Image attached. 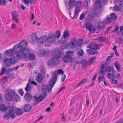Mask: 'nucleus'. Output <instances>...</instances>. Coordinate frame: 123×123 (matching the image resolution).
<instances>
[{"label":"nucleus","mask_w":123,"mask_h":123,"mask_svg":"<svg viewBox=\"0 0 123 123\" xmlns=\"http://www.w3.org/2000/svg\"><path fill=\"white\" fill-rule=\"evenodd\" d=\"M27 45V42L25 40H23L20 42V44L14 46V49L16 52H18L17 56L19 59L21 58H26L30 53V50L27 48H25Z\"/></svg>","instance_id":"nucleus-1"},{"label":"nucleus","mask_w":123,"mask_h":123,"mask_svg":"<svg viewBox=\"0 0 123 123\" xmlns=\"http://www.w3.org/2000/svg\"><path fill=\"white\" fill-rule=\"evenodd\" d=\"M53 76H52V78L49 82V84L46 85L45 86V88L47 90L49 91V93H50L51 92V90L55 84L57 80V74L56 73L53 74Z\"/></svg>","instance_id":"nucleus-2"},{"label":"nucleus","mask_w":123,"mask_h":123,"mask_svg":"<svg viewBox=\"0 0 123 123\" xmlns=\"http://www.w3.org/2000/svg\"><path fill=\"white\" fill-rule=\"evenodd\" d=\"M14 108L13 107H11L8 110V113L6 112L4 116V119H9L10 117L12 119H14L15 116V114L14 111Z\"/></svg>","instance_id":"nucleus-3"},{"label":"nucleus","mask_w":123,"mask_h":123,"mask_svg":"<svg viewBox=\"0 0 123 123\" xmlns=\"http://www.w3.org/2000/svg\"><path fill=\"white\" fill-rule=\"evenodd\" d=\"M73 53V51H70L67 52L66 55L63 57V61L66 63L71 62L72 59V56Z\"/></svg>","instance_id":"nucleus-4"},{"label":"nucleus","mask_w":123,"mask_h":123,"mask_svg":"<svg viewBox=\"0 0 123 123\" xmlns=\"http://www.w3.org/2000/svg\"><path fill=\"white\" fill-rule=\"evenodd\" d=\"M42 92H40L41 94L39 96V99L35 96L33 97V101L34 102H38L42 101L45 98L47 97V95L45 92H43V91H41Z\"/></svg>","instance_id":"nucleus-5"},{"label":"nucleus","mask_w":123,"mask_h":123,"mask_svg":"<svg viewBox=\"0 0 123 123\" xmlns=\"http://www.w3.org/2000/svg\"><path fill=\"white\" fill-rule=\"evenodd\" d=\"M13 53H14L16 55V58L18 59H22V58H18L17 55L18 53V52H16L15 51V50L14 49V47L12 49H9L8 50H6L5 51V53L6 55L8 57H10L13 55Z\"/></svg>","instance_id":"nucleus-6"},{"label":"nucleus","mask_w":123,"mask_h":123,"mask_svg":"<svg viewBox=\"0 0 123 123\" xmlns=\"http://www.w3.org/2000/svg\"><path fill=\"white\" fill-rule=\"evenodd\" d=\"M7 93L5 95V98L7 101H10L13 99V95L14 93V91L10 89H7Z\"/></svg>","instance_id":"nucleus-7"},{"label":"nucleus","mask_w":123,"mask_h":123,"mask_svg":"<svg viewBox=\"0 0 123 123\" xmlns=\"http://www.w3.org/2000/svg\"><path fill=\"white\" fill-rule=\"evenodd\" d=\"M105 0H96L95 3L94 8L96 9H99L101 6V3L104 2ZM117 2H122L123 0H115Z\"/></svg>","instance_id":"nucleus-8"},{"label":"nucleus","mask_w":123,"mask_h":123,"mask_svg":"<svg viewBox=\"0 0 123 123\" xmlns=\"http://www.w3.org/2000/svg\"><path fill=\"white\" fill-rule=\"evenodd\" d=\"M111 70V68L110 66H106L105 64H103L101 66V69L100 73L103 75H105V74L104 71L105 70L106 72H110Z\"/></svg>","instance_id":"nucleus-9"},{"label":"nucleus","mask_w":123,"mask_h":123,"mask_svg":"<svg viewBox=\"0 0 123 123\" xmlns=\"http://www.w3.org/2000/svg\"><path fill=\"white\" fill-rule=\"evenodd\" d=\"M56 40L55 35L53 33H50L48 35L47 39L48 42L50 43H52L55 41Z\"/></svg>","instance_id":"nucleus-10"},{"label":"nucleus","mask_w":123,"mask_h":123,"mask_svg":"<svg viewBox=\"0 0 123 123\" xmlns=\"http://www.w3.org/2000/svg\"><path fill=\"white\" fill-rule=\"evenodd\" d=\"M60 62V61L58 58L54 57L50 61H49L48 62V65H57Z\"/></svg>","instance_id":"nucleus-11"},{"label":"nucleus","mask_w":123,"mask_h":123,"mask_svg":"<svg viewBox=\"0 0 123 123\" xmlns=\"http://www.w3.org/2000/svg\"><path fill=\"white\" fill-rule=\"evenodd\" d=\"M85 25L86 28L89 31L90 33H93L95 32L94 29L92 27V25L90 22H88Z\"/></svg>","instance_id":"nucleus-12"},{"label":"nucleus","mask_w":123,"mask_h":123,"mask_svg":"<svg viewBox=\"0 0 123 123\" xmlns=\"http://www.w3.org/2000/svg\"><path fill=\"white\" fill-rule=\"evenodd\" d=\"M87 48H92L93 49V50H94V49L98 50L99 49V47L98 44L92 43L87 45Z\"/></svg>","instance_id":"nucleus-13"},{"label":"nucleus","mask_w":123,"mask_h":123,"mask_svg":"<svg viewBox=\"0 0 123 123\" xmlns=\"http://www.w3.org/2000/svg\"><path fill=\"white\" fill-rule=\"evenodd\" d=\"M97 26L98 29L102 30L105 27V25L104 21H100L97 23Z\"/></svg>","instance_id":"nucleus-14"},{"label":"nucleus","mask_w":123,"mask_h":123,"mask_svg":"<svg viewBox=\"0 0 123 123\" xmlns=\"http://www.w3.org/2000/svg\"><path fill=\"white\" fill-rule=\"evenodd\" d=\"M32 98L31 95L29 93H26L24 97V99L27 101L29 102L30 101Z\"/></svg>","instance_id":"nucleus-15"},{"label":"nucleus","mask_w":123,"mask_h":123,"mask_svg":"<svg viewBox=\"0 0 123 123\" xmlns=\"http://www.w3.org/2000/svg\"><path fill=\"white\" fill-rule=\"evenodd\" d=\"M47 39V37L45 36L39 38L37 39L38 42L40 43L43 44L45 43Z\"/></svg>","instance_id":"nucleus-16"},{"label":"nucleus","mask_w":123,"mask_h":123,"mask_svg":"<svg viewBox=\"0 0 123 123\" xmlns=\"http://www.w3.org/2000/svg\"><path fill=\"white\" fill-rule=\"evenodd\" d=\"M72 42H70L69 44L68 45V46L74 49L75 46L76 39L75 38H72L71 40Z\"/></svg>","instance_id":"nucleus-17"},{"label":"nucleus","mask_w":123,"mask_h":123,"mask_svg":"<svg viewBox=\"0 0 123 123\" xmlns=\"http://www.w3.org/2000/svg\"><path fill=\"white\" fill-rule=\"evenodd\" d=\"M11 13L12 15L13 16L12 18V20L14 21V20H15L16 22L17 23H18L19 21L18 19V14L15 12H14L13 13L12 12Z\"/></svg>","instance_id":"nucleus-18"},{"label":"nucleus","mask_w":123,"mask_h":123,"mask_svg":"<svg viewBox=\"0 0 123 123\" xmlns=\"http://www.w3.org/2000/svg\"><path fill=\"white\" fill-rule=\"evenodd\" d=\"M31 106L29 104H27L25 105L24 106L23 110L26 112H28L31 109Z\"/></svg>","instance_id":"nucleus-19"},{"label":"nucleus","mask_w":123,"mask_h":123,"mask_svg":"<svg viewBox=\"0 0 123 123\" xmlns=\"http://www.w3.org/2000/svg\"><path fill=\"white\" fill-rule=\"evenodd\" d=\"M96 49H94L93 50V49L90 48V49L86 50V51L87 53L91 55H94L98 53V51H96Z\"/></svg>","instance_id":"nucleus-20"},{"label":"nucleus","mask_w":123,"mask_h":123,"mask_svg":"<svg viewBox=\"0 0 123 123\" xmlns=\"http://www.w3.org/2000/svg\"><path fill=\"white\" fill-rule=\"evenodd\" d=\"M10 58L6 59L4 61V63L6 67H10L11 64V60Z\"/></svg>","instance_id":"nucleus-21"},{"label":"nucleus","mask_w":123,"mask_h":123,"mask_svg":"<svg viewBox=\"0 0 123 123\" xmlns=\"http://www.w3.org/2000/svg\"><path fill=\"white\" fill-rule=\"evenodd\" d=\"M80 8L76 7L74 11V14L73 17L71 16L72 19H74L79 14V12L80 11Z\"/></svg>","instance_id":"nucleus-22"},{"label":"nucleus","mask_w":123,"mask_h":123,"mask_svg":"<svg viewBox=\"0 0 123 123\" xmlns=\"http://www.w3.org/2000/svg\"><path fill=\"white\" fill-rule=\"evenodd\" d=\"M8 107L6 105L4 104H2L0 105V109L3 112H5L7 111Z\"/></svg>","instance_id":"nucleus-23"},{"label":"nucleus","mask_w":123,"mask_h":123,"mask_svg":"<svg viewBox=\"0 0 123 123\" xmlns=\"http://www.w3.org/2000/svg\"><path fill=\"white\" fill-rule=\"evenodd\" d=\"M62 55V52L59 51H55L54 53V56L55 57L59 58H60Z\"/></svg>","instance_id":"nucleus-24"},{"label":"nucleus","mask_w":123,"mask_h":123,"mask_svg":"<svg viewBox=\"0 0 123 123\" xmlns=\"http://www.w3.org/2000/svg\"><path fill=\"white\" fill-rule=\"evenodd\" d=\"M28 57H29V59L31 60H34L36 59V56L35 55L32 53L29 54L28 57L26 59L28 58Z\"/></svg>","instance_id":"nucleus-25"},{"label":"nucleus","mask_w":123,"mask_h":123,"mask_svg":"<svg viewBox=\"0 0 123 123\" xmlns=\"http://www.w3.org/2000/svg\"><path fill=\"white\" fill-rule=\"evenodd\" d=\"M43 77L42 75L41 74H39L37 76L36 80L37 82L38 83H41L42 81Z\"/></svg>","instance_id":"nucleus-26"},{"label":"nucleus","mask_w":123,"mask_h":123,"mask_svg":"<svg viewBox=\"0 0 123 123\" xmlns=\"http://www.w3.org/2000/svg\"><path fill=\"white\" fill-rule=\"evenodd\" d=\"M15 112L17 115L20 116L23 114V112L21 109L18 108L15 110Z\"/></svg>","instance_id":"nucleus-27"},{"label":"nucleus","mask_w":123,"mask_h":123,"mask_svg":"<svg viewBox=\"0 0 123 123\" xmlns=\"http://www.w3.org/2000/svg\"><path fill=\"white\" fill-rule=\"evenodd\" d=\"M46 54L45 51L43 49H41L38 51V54L40 57L44 56Z\"/></svg>","instance_id":"nucleus-28"},{"label":"nucleus","mask_w":123,"mask_h":123,"mask_svg":"<svg viewBox=\"0 0 123 123\" xmlns=\"http://www.w3.org/2000/svg\"><path fill=\"white\" fill-rule=\"evenodd\" d=\"M114 65L117 70L118 72H120L121 71V67L120 64L117 62H115Z\"/></svg>","instance_id":"nucleus-29"},{"label":"nucleus","mask_w":123,"mask_h":123,"mask_svg":"<svg viewBox=\"0 0 123 123\" xmlns=\"http://www.w3.org/2000/svg\"><path fill=\"white\" fill-rule=\"evenodd\" d=\"M87 81V80L86 79H84L81 80L79 84L76 86V87H79L80 85H82L84 83H85Z\"/></svg>","instance_id":"nucleus-30"},{"label":"nucleus","mask_w":123,"mask_h":123,"mask_svg":"<svg viewBox=\"0 0 123 123\" xmlns=\"http://www.w3.org/2000/svg\"><path fill=\"white\" fill-rule=\"evenodd\" d=\"M75 0H69L68 2V5L70 7H71L74 6L75 5Z\"/></svg>","instance_id":"nucleus-31"},{"label":"nucleus","mask_w":123,"mask_h":123,"mask_svg":"<svg viewBox=\"0 0 123 123\" xmlns=\"http://www.w3.org/2000/svg\"><path fill=\"white\" fill-rule=\"evenodd\" d=\"M13 98L16 101H18L19 100V97L15 93V92L14 91V93L13 95Z\"/></svg>","instance_id":"nucleus-32"},{"label":"nucleus","mask_w":123,"mask_h":123,"mask_svg":"<svg viewBox=\"0 0 123 123\" xmlns=\"http://www.w3.org/2000/svg\"><path fill=\"white\" fill-rule=\"evenodd\" d=\"M112 22L111 18L109 17H106L105 19L104 22L106 24H109Z\"/></svg>","instance_id":"nucleus-33"},{"label":"nucleus","mask_w":123,"mask_h":123,"mask_svg":"<svg viewBox=\"0 0 123 123\" xmlns=\"http://www.w3.org/2000/svg\"><path fill=\"white\" fill-rule=\"evenodd\" d=\"M69 36V33L68 31H64L63 34L64 38H66L68 37Z\"/></svg>","instance_id":"nucleus-34"},{"label":"nucleus","mask_w":123,"mask_h":123,"mask_svg":"<svg viewBox=\"0 0 123 123\" xmlns=\"http://www.w3.org/2000/svg\"><path fill=\"white\" fill-rule=\"evenodd\" d=\"M25 89L27 92H28L31 91V86L30 83H27L26 87L25 88Z\"/></svg>","instance_id":"nucleus-35"},{"label":"nucleus","mask_w":123,"mask_h":123,"mask_svg":"<svg viewBox=\"0 0 123 123\" xmlns=\"http://www.w3.org/2000/svg\"><path fill=\"white\" fill-rule=\"evenodd\" d=\"M11 60V63L13 64H15L17 61V59L15 56H13L11 58H10Z\"/></svg>","instance_id":"nucleus-36"},{"label":"nucleus","mask_w":123,"mask_h":123,"mask_svg":"<svg viewBox=\"0 0 123 123\" xmlns=\"http://www.w3.org/2000/svg\"><path fill=\"white\" fill-rule=\"evenodd\" d=\"M80 63L82 67H86L87 65V62L85 60H83L81 61Z\"/></svg>","instance_id":"nucleus-37"},{"label":"nucleus","mask_w":123,"mask_h":123,"mask_svg":"<svg viewBox=\"0 0 123 123\" xmlns=\"http://www.w3.org/2000/svg\"><path fill=\"white\" fill-rule=\"evenodd\" d=\"M76 5L77 6L76 7L80 8L82 7L81 2L80 1H76Z\"/></svg>","instance_id":"nucleus-38"},{"label":"nucleus","mask_w":123,"mask_h":123,"mask_svg":"<svg viewBox=\"0 0 123 123\" xmlns=\"http://www.w3.org/2000/svg\"><path fill=\"white\" fill-rule=\"evenodd\" d=\"M111 17V18L113 20H115L116 19L117 17L115 14L114 13H111L110 15Z\"/></svg>","instance_id":"nucleus-39"},{"label":"nucleus","mask_w":123,"mask_h":123,"mask_svg":"<svg viewBox=\"0 0 123 123\" xmlns=\"http://www.w3.org/2000/svg\"><path fill=\"white\" fill-rule=\"evenodd\" d=\"M64 72L62 70V69H58L57 71V72H56L55 71L54 73H53L52 75L53 76V74L55 73H56L57 74V75L58 74H63L64 73Z\"/></svg>","instance_id":"nucleus-40"},{"label":"nucleus","mask_w":123,"mask_h":123,"mask_svg":"<svg viewBox=\"0 0 123 123\" xmlns=\"http://www.w3.org/2000/svg\"><path fill=\"white\" fill-rule=\"evenodd\" d=\"M105 80V78L103 76H99L98 79V81L99 83L101 82L103 80Z\"/></svg>","instance_id":"nucleus-41"},{"label":"nucleus","mask_w":123,"mask_h":123,"mask_svg":"<svg viewBox=\"0 0 123 123\" xmlns=\"http://www.w3.org/2000/svg\"><path fill=\"white\" fill-rule=\"evenodd\" d=\"M55 34L56 38V37L57 38H59L60 36V31L59 30L56 31L55 32Z\"/></svg>","instance_id":"nucleus-42"},{"label":"nucleus","mask_w":123,"mask_h":123,"mask_svg":"<svg viewBox=\"0 0 123 123\" xmlns=\"http://www.w3.org/2000/svg\"><path fill=\"white\" fill-rule=\"evenodd\" d=\"M96 57H92L91 58L89 59V62L90 63H94L95 60L96 59Z\"/></svg>","instance_id":"nucleus-43"},{"label":"nucleus","mask_w":123,"mask_h":123,"mask_svg":"<svg viewBox=\"0 0 123 123\" xmlns=\"http://www.w3.org/2000/svg\"><path fill=\"white\" fill-rule=\"evenodd\" d=\"M97 40L100 42H102L105 41V38L104 37H101L98 38Z\"/></svg>","instance_id":"nucleus-44"},{"label":"nucleus","mask_w":123,"mask_h":123,"mask_svg":"<svg viewBox=\"0 0 123 123\" xmlns=\"http://www.w3.org/2000/svg\"><path fill=\"white\" fill-rule=\"evenodd\" d=\"M74 61L75 62L76 64H78L80 63L81 60L79 58H77L75 59Z\"/></svg>","instance_id":"nucleus-45"},{"label":"nucleus","mask_w":123,"mask_h":123,"mask_svg":"<svg viewBox=\"0 0 123 123\" xmlns=\"http://www.w3.org/2000/svg\"><path fill=\"white\" fill-rule=\"evenodd\" d=\"M110 82L112 84H115L118 83L117 80L114 79L111 80Z\"/></svg>","instance_id":"nucleus-46"},{"label":"nucleus","mask_w":123,"mask_h":123,"mask_svg":"<svg viewBox=\"0 0 123 123\" xmlns=\"http://www.w3.org/2000/svg\"><path fill=\"white\" fill-rule=\"evenodd\" d=\"M88 2L86 0H85L84 3V6L86 9L88 8Z\"/></svg>","instance_id":"nucleus-47"},{"label":"nucleus","mask_w":123,"mask_h":123,"mask_svg":"<svg viewBox=\"0 0 123 123\" xmlns=\"http://www.w3.org/2000/svg\"><path fill=\"white\" fill-rule=\"evenodd\" d=\"M77 44L79 46L81 45L82 43V40H78L77 41Z\"/></svg>","instance_id":"nucleus-48"},{"label":"nucleus","mask_w":123,"mask_h":123,"mask_svg":"<svg viewBox=\"0 0 123 123\" xmlns=\"http://www.w3.org/2000/svg\"><path fill=\"white\" fill-rule=\"evenodd\" d=\"M6 0H0V5H6Z\"/></svg>","instance_id":"nucleus-49"},{"label":"nucleus","mask_w":123,"mask_h":123,"mask_svg":"<svg viewBox=\"0 0 123 123\" xmlns=\"http://www.w3.org/2000/svg\"><path fill=\"white\" fill-rule=\"evenodd\" d=\"M114 7L115 10L116 11H119L120 10V5L119 6L116 5Z\"/></svg>","instance_id":"nucleus-50"},{"label":"nucleus","mask_w":123,"mask_h":123,"mask_svg":"<svg viewBox=\"0 0 123 123\" xmlns=\"http://www.w3.org/2000/svg\"><path fill=\"white\" fill-rule=\"evenodd\" d=\"M84 52L83 50L81 49L78 52V55L80 56H82L83 55V54Z\"/></svg>","instance_id":"nucleus-51"},{"label":"nucleus","mask_w":123,"mask_h":123,"mask_svg":"<svg viewBox=\"0 0 123 123\" xmlns=\"http://www.w3.org/2000/svg\"><path fill=\"white\" fill-rule=\"evenodd\" d=\"M6 71V68L5 67L2 68L0 73V75H2Z\"/></svg>","instance_id":"nucleus-52"},{"label":"nucleus","mask_w":123,"mask_h":123,"mask_svg":"<svg viewBox=\"0 0 123 123\" xmlns=\"http://www.w3.org/2000/svg\"><path fill=\"white\" fill-rule=\"evenodd\" d=\"M112 28V26H110L108 27L107 28L106 31H105V35L107 34L108 33V32Z\"/></svg>","instance_id":"nucleus-53"},{"label":"nucleus","mask_w":123,"mask_h":123,"mask_svg":"<svg viewBox=\"0 0 123 123\" xmlns=\"http://www.w3.org/2000/svg\"><path fill=\"white\" fill-rule=\"evenodd\" d=\"M13 70V68H9L7 69L5 73H6L8 74L9 72H12Z\"/></svg>","instance_id":"nucleus-54"},{"label":"nucleus","mask_w":123,"mask_h":123,"mask_svg":"<svg viewBox=\"0 0 123 123\" xmlns=\"http://www.w3.org/2000/svg\"><path fill=\"white\" fill-rule=\"evenodd\" d=\"M37 36L35 35H34L32 36L31 39L33 40H36L37 39Z\"/></svg>","instance_id":"nucleus-55"},{"label":"nucleus","mask_w":123,"mask_h":123,"mask_svg":"<svg viewBox=\"0 0 123 123\" xmlns=\"http://www.w3.org/2000/svg\"><path fill=\"white\" fill-rule=\"evenodd\" d=\"M107 77L110 79H111L113 78L112 74H111L110 73H108L107 74Z\"/></svg>","instance_id":"nucleus-56"},{"label":"nucleus","mask_w":123,"mask_h":123,"mask_svg":"<svg viewBox=\"0 0 123 123\" xmlns=\"http://www.w3.org/2000/svg\"><path fill=\"white\" fill-rule=\"evenodd\" d=\"M66 75L64 74H62V82H63L64 80H65V79L66 78Z\"/></svg>","instance_id":"nucleus-57"},{"label":"nucleus","mask_w":123,"mask_h":123,"mask_svg":"<svg viewBox=\"0 0 123 123\" xmlns=\"http://www.w3.org/2000/svg\"><path fill=\"white\" fill-rule=\"evenodd\" d=\"M8 74L9 78H11L14 76V74L12 73H8Z\"/></svg>","instance_id":"nucleus-58"},{"label":"nucleus","mask_w":123,"mask_h":123,"mask_svg":"<svg viewBox=\"0 0 123 123\" xmlns=\"http://www.w3.org/2000/svg\"><path fill=\"white\" fill-rule=\"evenodd\" d=\"M18 92L21 96H23L24 94V92L22 89H19Z\"/></svg>","instance_id":"nucleus-59"},{"label":"nucleus","mask_w":123,"mask_h":123,"mask_svg":"<svg viewBox=\"0 0 123 123\" xmlns=\"http://www.w3.org/2000/svg\"><path fill=\"white\" fill-rule=\"evenodd\" d=\"M65 88L64 86L62 87L57 92V94H58L60 92L63 90H64Z\"/></svg>","instance_id":"nucleus-60"},{"label":"nucleus","mask_w":123,"mask_h":123,"mask_svg":"<svg viewBox=\"0 0 123 123\" xmlns=\"http://www.w3.org/2000/svg\"><path fill=\"white\" fill-rule=\"evenodd\" d=\"M120 11L123 12V4H120Z\"/></svg>","instance_id":"nucleus-61"},{"label":"nucleus","mask_w":123,"mask_h":123,"mask_svg":"<svg viewBox=\"0 0 123 123\" xmlns=\"http://www.w3.org/2000/svg\"><path fill=\"white\" fill-rule=\"evenodd\" d=\"M37 0H30L29 1L30 3L32 4L35 3L36 2Z\"/></svg>","instance_id":"nucleus-62"},{"label":"nucleus","mask_w":123,"mask_h":123,"mask_svg":"<svg viewBox=\"0 0 123 123\" xmlns=\"http://www.w3.org/2000/svg\"><path fill=\"white\" fill-rule=\"evenodd\" d=\"M41 73H42L43 74H45V69L44 68H41Z\"/></svg>","instance_id":"nucleus-63"},{"label":"nucleus","mask_w":123,"mask_h":123,"mask_svg":"<svg viewBox=\"0 0 123 123\" xmlns=\"http://www.w3.org/2000/svg\"><path fill=\"white\" fill-rule=\"evenodd\" d=\"M84 13H82L81 14L80 17V20H82L84 18Z\"/></svg>","instance_id":"nucleus-64"}]
</instances>
